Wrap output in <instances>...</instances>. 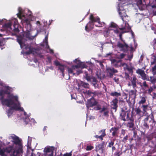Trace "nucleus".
I'll use <instances>...</instances> for the list:
<instances>
[{"mask_svg":"<svg viewBox=\"0 0 156 156\" xmlns=\"http://www.w3.org/2000/svg\"><path fill=\"white\" fill-rule=\"evenodd\" d=\"M18 11L16 14L17 17L21 20V23L23 25H25V26L23 33L17 37V41L21 48L28 51L25 52L24 54L28 55L30 53L34 54L35 53H37V50L33 48L28 42L34 39L37 35L38 31H41L40 22L37 21L36 22L37 31L32 30L30 22L34 20V18L31 12L27 9H24L20 7L18 8Z\"/></svg>","mask_w":156,"mask_h":156,"instance_id":"f257e3e1","label":"nucleus"},{"mask_svg":"<svg viewBox=\"0 0 156 156\" xmlns=\"http://www.w3.org/2000/svg\"><path fill=\"white\" fill-rule=\"evenodd\" d=\"M11 87L7 86L0 80V101L2 105L6 106V111L9 117H10L16 111L23 112L22 118L26 124L29 122L30 114H27L21 106V103L19 100V97L16 94L11 93L13 90Z\"/></svg>","mask_w":156,"mask_h":156,"instance_id":"f03ea898","label":"nucleus"},{"mask_svg":"<svg viewBox=\"0 0 156 156\" xmlns=\"http://www.w3.org/2000/svg\"><path fill=\"white\" fill-rule=\"evenodd\" d=\"M117 9L119 14L122 18L123 23L120 26L121 29H124V32L129 31L130 29V27L127 23L130 18L127 15L126 12V7L129 4L132 5H136L140 10H142L144 6L142 0H119Z\"/></svg>","mask_w":156,"mask_h":156,"instance_id":"7ed1b4c3","label":"nucleus"},{"mask_svg":"<svg viewBox=\"0 0 156 156\" xmlns=\"http://www.w3.org/2000/svg\"><path fill=\"white\" fill-rule=\"evenodd\" d=\"M9 138L14 143L13 145L5 149H0L5 150V152L8 153L12 152L13 156H22L23 152V147L19 138L14 134H12L9 136Z\"/></svg>","mask_w":156,"mask_h":156,"instance_id":"20e7f679","label":"nucleus"},{"mask_svg":"<svg viewBox=\"0 0 156 156\" xmlns=\"http://www.w3.org/2000/svg\"><path fill=\"white\" fill-rule=\"evenodd\" d=\"M19 24L17 20L15 18H12L9 20L5 19H2V24L1 27L2 29H7L10 31L13 30L16 33L19 32Z\"/></svg>","mask_w":156,"mask_h":156,"instance_id":"39448f33","label":"nucleus"},{"mask_svg":"<svg viewBox=\"0 0 156 156\" xmlns=\"http://www.w3.org/2000/svg\"><path fill=\"white\" fill-rule=\"evenodd\" d=\"M90 19V21L85 27V30L86 31H88L92 29L94 24H95V26L98 27H102L105 24L104 22H100V18L98 17H94L92 15H91Z\"/></svg>","mask_w":156,"mask_h":156,"instance_id":"423d86ee","label":"nucleus"},{"mask_svg":"<svg viewBox=\"0 0 156 156\" xmlns=\"http://www.w3.org/2000/svg\"><path fill=\"white\" fill-rule=\"evenodd\" d=\"M123 23L121 24L120 26L119 27V29L120 30H122V32H120L119 30L117 29L116 28L117 25H116L113 23H112L111 24H110L108 29L107 30H106L104 31V32L103 33L105 37H109V33H110V30H112L116 34H119V37H120V38L121 39V37L122 34L123 33H126V32H129L130 30H131V29H130V30L127 32H124L125 30L124 29H121L120 26L121 24H122Z\"/></svg>","mask_w":156,"mask_h":156,"instance_id":"0eeeda50","label":"nucleus"},{"mask_svg":"<svg viewBox=\"0 0 156 156\" xmlns=\"http://www.w3.org/2000/svg\"><path fill=\"white\" fill-rule=\"evenodd\" d=\"M73 62L77 65H73L71 67H68L67 70L69 75L72 74L73 75H74L76 74L74 72L75 71L76 69L79 68L82 69L87 67V66L84 62L80 61L77 59H76Z\"/></svg>","mask_w":156,"mask_h":156,"instance_id":"6e6552de","label":"nucleus"},{"mask_svg":"<svg viewBox=\"0 0 156 156\" xmlns=\"http://www.w3.org/2000/svg\"><path fill=\"white\" fill-rule=\"evenodd\" d=\"M83 92L86 95L89 96H92V95H93L92 96V98L88 100L86 104L87 108H88L89 107H93L97 105V103L93 97V96L96 94L97 93L96 92H93L90 90H87L86 91H83Z\"/></svg>","mask_w":156,"mask_h":156,"instance_id":"1a4fd4ad","label":"nucleus"},{"mask_svg":"<svg viewBox=\"0 0 156 156\" xmlns=\"http://www.w3.org/2000/svg\"><path fill=\"white\" fill-rule=\"evenodd\" d=\"M154 122V117L152 115H148L144 120L143 126L144 128L146 129H148L149 126H152Z\"/></svg>","mask_w":156,"mask_h":156,"instance_id":"9d476101","label":"nucleus"},{"mask_svg":"<svg viewBox=\"0 0 156 156\" xmlns=\"http://www.w3.org/2000/svg\"><path fill=\"white\" fill-rule=\"evenodd\" d=\"M125 78L126 80H129L131 81V82H129L128 83V86H130L132 85L133 88L135 89L136 87V83L138 81L136 78L134 76H133L132 77H130L128 75H126Z\"/></svg>","mask_w":156,"mask_h":156,"instance_id":"9b49d317","label":"nucleus"},{"mask_svg":"<svg viewBox=\"0 0 156 156\" xmlns=\"http://www.w3.org/2000/svg\"><path fill=\"white\" fill-rule=\"evenodd\" d=\"M117 45L121 51H126L129 49V47L122 41L118 42Z\"/></svg>","mask_w":156,"mask_h":156,"instance_id":"f8f14e48","label":"nucleus"},{"mask_svg":"<svg viewBox=\"0 0 156 156\" xmlns=\"http://www.w3.org/2000/svg\"><path fill=\"white\" fill-rule=\"evenodd\" d=\"M120 118L121 120L124 121H128L129 119V116L127 112L125 111L122 109L120 114Z\"/></svg>","mask_w":156,"mask_h":156,"instance_id":"ddd939ff","label":"nucleus"},{"mask_svg":"<svg viewBox=\"0 0 156 156\" xmlns=\"http://www.w3.org/2000/svg\"><path fill=\"white\" fill-rule=\"evenodd\" d=\"M85 78L88 82L92 83L93 85L94 86L96 83L97 80L96 78L92 76H89L88 74L86 72H85Z\"/></svg>","mask_w":156,"mask_h":156,"instance_id":"4468645a","label":"nucleus"},{"mask_svg":"<svg viewBox=\"0 0 156 156\" xmlns=\"http://www.w3.org/2000/svg\"><path fill=\"white\" fill-rule=\"evenodd\" d=\"M106 70L107 72V73L108 74V76L110 78L112 77L113 73H117L118 72L116 69H115L113 68L110 67L107 68Z\"/></svg>","mask_w":156,"mask_h":156,"instance_id":"2eb2a0df","label":"nucleus"},{"mask_svg":"<svg viewBox=\"0 0 156 156\" xmlns=\"http://www.w3.org/2000/svg\"><path fill=\"white\" fill-rule=\"evenodd\" d=\"M110 61L112 65L115 67H118L122 66L121 60H117L115 59H111Z\"/></svg>","mask_w":156,"mask_h":156,"instance_id":"dca6fc26","label":"nucleus"},{"mask_svg":"<svg viewBox=\"0 0 156 156\" xmlns=\"http://www.w3.org/2000/svg\"><path fill=\"white\" fill-rule=\"evenodd\" d=\"M122 66H124L125 69L127 70L130 73L132 72L133 67L132 66L131 63L130 62L129 64L126 63H122Z\"/></svg>","mask_w":156,"mask_h":156,"instance_id":"f3484780","label":"nucleus"},{"mask_svg":"<svg viewBox=\"0 0 156 156\" xmlns=\"http://www.w3.org/2000/svg\"><path fill=\"white\" fill-rule=\"evenodd\" d=\"M135 112L136 113V115L139 117L138 119L139 121H138V123H139L140 122L139 119L144 115V112L142 111L139 107L135 108Z\"/></svg>","mask_w":156,"mask_h":156,"instance_id":"a211bd4d","label":"nucleus"},{"mask_svg":"<svg viewBox=\"0 0 156 156\" xmlns=\"http://www.w3.org/2000/svg\"><path fill=\"white\" fill-rule=\"evenodd\" d=\"M78 88H76V89L79 92L81 91V90L80 89V86H81L85 88H89V84L88 83L84 82L83 81H81L80 83H78Z\"/></svg>","mask_w":156,"mask_h":156,"instance_id":"6ab92c4d","label":"nucleus"},{"mask_svg":"<svg viewBox=\"0 0 156 156\" xmlns=\"http://www.w3.org/2000/svg\"><path fill=\"white\" fill-rule=\"evenodd\" d=\"M48 35H47L45 37L44 40L43 41V44H42V45L44 46H45L46 48L48 49L50 52L51 53H52L53 52V50L49 48V46L48 44Z\"/></svg>","mask_w":156,"mask_h":156,"instance_id":"aec40b11","label":"nucleus"},{"mask_svg":"<svg viewBox=\"0 0 156 156\" xmlns=\"http://www.w3.org/2000/svg\"><path fill=\"white\" fill-rule=\"evenodd\" d=\"M110 131L112 133V135L113 136H117L119 133L118 128L113 127L110 130Z\"/></svg>","mask_w":156,"mask_h":156,"instance_id":"412c9836","label":"nucleus"},{"mask_svg":"<svg viewBox=\"0 0 156 156\" xmlns=\"http://www.w3.org/2000/svg\"><path fill=\"white\" fill-rule=\"evenodd\" d=\"M118 100L116 98L114 99L112 102V105L113 106V108L114 109H116L117 107Z\"/></svg>","mask_w":156,"mask_h":156,"instance_id":"4be33fe9","label":"nucleus"},{"mask_svg":"<svg viewBox=\"0 0 156 156\" xmlns=\"http://www.w3.org/2000/svg\"><path fill=\"white\" fill-rule=\"evenodd\" d=\"M150 78V79L148 78L147 79V81H150L153 84H154L156 83V76H151Z\"/></svg>","mask_w":156,"mask_h":156,"instance_id":"5701e85b","label":"nucleus"},{"mask_svg":"<svg viewBox=\"0 0 156 156\" xmlns=\"http://www.w3.org/2000/svg\"><path fill=\"white\" fill-rule=\"evenodd\" d=\"M66 66L64 65L61 64L58 67V69L60 70L62 73V75L63 76H64V70L66 68Z\"/></svg>","mask_w":156,"mask_h":156,"instance_id":"b1692460","label":"nucleus"},{"mask_svg":"<svg viewBox=\"0 0 156 156\" xmlns=\"http://www.w3.org/2000/svg\"><path fill=\"white\" fill-rule=\"evenodd\" d=\"M140 100L139 101L138 104L140 105L144 104L146 102V97L140 96Z\"/></svg>","mask_w":156,"mask_h":156,"instance_id":"393cba45","label":"nucleus"},{"mask_svg":"<svg viewBox=\"0 0 156 156\" xmlns=\"http://www.w3.org/2000/svg\"><path fill=\"white\" fill-rule=\"evenodd\" d=\"M36 64V65L38 64V61L37 60L36 58H34L33 60H30L29 62V64L31 66H34L35 65V64Z\"/></svg>","mask_w":156,"mask_h":156,"instance_id":"a878e982","label":"nucleus"},{"mask_svg":"<svg viewBox=\"0 0 156 156\" xmlns=\"http://www.w3.org/2000/svg\"><path fill=\"white\" fill-rule=\"evenodd\" d=\"M105 130V129H103L101 130L98 132V134L99 135H100V133H101V134L100 135V136L101 137V140H103V137L106 135Z\"/></svg>","mask_w":156,"mask_h":156,"instance_id":"bb28decb","label":"nucleus"},{"mask_svg":"<svg viewBox=\"0 0 156 156\" xmlns=\"http://www.w3.org/2000/svg\"><path fill=\"white\" fill-rule=\"evenodd\" d=\"M32 140V138L30 136H28L27 140V147L29 149L31 148V142Z\"/></svg>","mask_w":156,"mask_h":156,"instance_id":"cd10ccee","label":"nucleus"},{"mask_svg":"<svg viewBox=\"0 0 156 156\" xmlns=\"http://www.w3.org/2000/svg\"><path fill=\"white\" fill-rule=\"evenodd\" d=\"M134 126V123L133 120H130V122H128L127 124V126L130 129H133Z\"/></svg>","mask_w":156,"mask_h":156,"instance_id":"c85d7f7f","label":"nucleus"},{"mask_svg":"<svg viewBox=\"0 0 156 156\" xmlns=\"http://www.w3.org/2000/svg\"><path fill=\"white\" fill-rule=\"evenodd\" d=\"M110 94L111 96L116 97L119 96L121 95L120 93L116 92H112L110 93Z\"/></svg>","mask_w":156,"mask_h":156,"instance_id":"c756f323","label":"nucleus"},{"mask_svg":"<svg viewBox=\"0 0 156 156\" xmlns=\"http://www.w3.org/2000/svg\"><path fill=\"white\" fill-rule=\"evenodd\" d=\"M126 55L124 53H119L116 55V57L118 59L123 58Z\"/></svg>","mask_w":156,"mask_h":156,"instance_id":"7c9ffc66","label":"nucleus"},{"mask_svg":"<svg viewBox=\"0 0 156 156\" xmlns=\"http://www.w3.org/2000/svg\"><path fill=\"white\" fill-rule=\"evenodd\" d=\"M151 66V72L153 75L155 76L156 74V64H154V66Z\"/></svg>","mask_w":156,"mask_h":156,"instance_id":"2f4dec72","label":"nucleus"},{"mask_svg":"<svg viewBox=\"0 0 156 156\" xmlns=\"http://www.w3.org/2000/svg\"><path fill=\"white\" fill-rule=\"evenodd\" d=\"M148 107V105H142L141 106V108L143 110V112H144V114L145 112H146L147 109V108Z\"/></svg>","mask_w":156,"mask_h":156,"instance_id":"473e14b6","label":"nucleus"},{"mask_svg":"<svg viewBox=\"0 0 156 156\" xmlns=\"http://www.w3.org/2000/svg\"><path fill=\"white\" fill-rule=\"evenodd\" d=\"M136 90H131L129 92V94L130 96L132 95H134V98H135L136 97Z\"/></svg>","mask_w":156,"mask_h":156,"instance_id":"72a5a7b5","label":"nucleus"},{"mask_svg":"<svg viewBox=\"0 0 156 156\" xmlns=\"http://www.w3.org/2000/svg\"><path fill=\"white\" fill-rule=\"evenodd\" d=\"M136 72L137 73L140 74V76H141L144 73V70H142L140 69H138L136 70Z\"/></svg>","mask_w":156,"mask_h":156,"instance_id":"f704fd0d","label":"nucleus"},{"mask_svg":"<svg viewBox=\"0 0 156 156\" xmlns=\"http://www.w3.org/2000/svg\"><path fill=\"white\" fill-rule=\"evenodd\" d=\"M141 76L142 79L144 80H147V79L148 78V77L147 76L145 73H143L142 75Z\"/></svg>","mask_w":156,"mask_h":156,"instance_id":"c9c22d12","label":"nucleus"},{"mask_svg":"<svg viewBox=\"0 0 156 156\" xmlns=\"http://www.w3.org/2000/svg\"><path fill=\"white\" fill-rule=\"evenodd\" d=\"M127 57L128 58H125V60L131 61L133 57V53H131L130 55H127Z\"/></svg>","mask_w":156,"mask_h":156,"instance_id":"e433bc0d","label":"nucleus"},{"mask_svg":"<svg viewBox=\"0 0 156 156\" xmlns=\"http://www.w3.org/2000/svg\"><path fill=\"white\" fill-rule=\"evenodd\" d=\"M5 150L4 149H0V155L1 156H6V155L4 154Z\"/></svg>","mask_w":156,"mask_h":156,"instance_id":"4c0bfd02","label":"nucleus"},{"mask_svg":"<svg viewBox=\"0 0 156 156\" xmlns=\"http://www.w3.org/2000/svg\"><path fill=\"white\" fill-rule=\"evenodd\" d=\"M152 59H153V61H151V65H153L154 64H156V57H154Z\"/></svg>","mask_w":156,"mask_h":156,"instance_id":"58836bf2","label":"nucleus"},{"mask_svg":"<svg viewBox=\"0 0 156 156\" xmlns=\"http://www.w3.org/2000/svg\"><path fill=\"white\" fill-rule=\"evenodd\" d=\"M94 148L93 146H88L87 147L86 150L87 151H90Z\"/></svg>","mask_w":156,"mask_h":156,"instance_id":"ea45409f","label":"nucleus"},{"mask_svg":"<svg viewBox=\"0 0 156 156\" xmlns=\"http://www.w3.org/2000/svg\"><path fill=\"white\" fill-rule=\"evenodd\" d=\"M114 144V142L113 141H111L110 142H109L108 147H111L113 146Z\"/></svg>","mask_w":156,"mask_h":156,"instance_id":"a19ab883","label":"nucleus"},{"mask_svg":"<svg viewBox=\"0 0 156 156\" xmlns=\"http://www.w3.org/2000/svg\"><path fill=\"white\" fill-rule=\"evenodd\" d=\"M30 123L31 124L34 125L35 123H36V122H35L34 119L32 118L31 119L30 121Z\"/></svg>","mask_w":156,"mask_h":156,"instance_id":"79ce46f5","label":"nucleus"},{"mask_svg":"<svg viewBox=\"0 0 156 156\" xmlns=\"http://www.w3.org/2000/svg\"><path fill=\"white\" fill-rule=\"evenodd\" d=\"M75 71L76 72V73L77 75H79L82 73L81 70L79 69V68L76 69L75 70Z\"/></svg>","mask_w":156,"mask_h":156,"instance_id":"37998d69","label":"nucleus"},{"mask_svg":"<svg viewBox=\"0 0 156 156\" xmlns=\"http://www.w3.org/2000/svg\"><path fill=\"white\" fill-rule=\"evenodd\" d=\"M108 112L109 111L107 109L106 110H105V111L103 112L104 115L105 116H108Z\"/></svg>","mask_w":156,"mask_h":156,"instance_id":"c03bdc74","label":"nucleus"},{"mask_svg":"<svg viewBox=\"0 0 156 156\" xmlns=\"http://www.w3.org/2000/svg\"><path fill=\"white\" fill-rule=\"evenodd\" d=\"M153 89L152 87H150L148 90V93L151 94V93L153 91Z\"/></svg>","mask_w":156,"mask_h":156,"instance_id":"a18cd8bd","label":"nucleus"},{"mask_svg":"<svg viewBox=\"0 0 156 156\" xmlns=\"http://www.w3.org/2000/svg\"><path fill=\"white\" fill-rule=\"evenodd\" d=\"M107 109L106 108H101L100 111L101 112H104L105 111V110H106Z\"/></svg>","mask_w":156,"mask_h":156,"instance_id":"49530a36","label":"nucleus"},{"mask_svg":"<svg viewBox=\"0 0 156 156\" xmlns=\"http://www.w3.org/2000/svg\"><path fill=\"white\" fill-rule=\"evenodd\" d=\"M54 63L56 66H58L61 65L58 61H56L54 62Z\"/></svg>","mask_w":156,"mask_h":156,"instance_id":"de8ad7c7","label":"nucleus"},{"mask_svg":"<svg viewBox=\"0 0 156 156\" xmlns=\"http://www.w3.org/2000/svg\"><path fill=\"white\" fill-rule=\"evenodd\" d=\"M71 152L72 151L69 153H66L64 154V156H71Z\"/></svg>","mask_w":156,"mask_h":156,"instance_id":"09e8293b","label":"nucleus"},{"mask_svg":"<svg viewBox=\"0 0 156 156\" xmlns=\"http://www.w3.org/2000/svg\"><path fill=\"white\" fill-rule=\"evenodd\" d=\"M143 86L145 87H148V85L146 84V81H144L143 83Z\"/></svg>","mask_w":156,"mask_h":156,"instance_id":"8fccbe9b","label":"nucleus"},{"mask_svg":"<svg viewBox=\"0 0 156 156\" xmlns=\"http://www.w3.org/2000/svg\"><path fill=\"white\" fill-rule=\"evenodd\" d=\"M98 62L99 63V64L101 66V68H103L104 66L103 65L101 62L100 61H98Z\"/></svg>","mask_w":156,"mask_h":156,"instance_id":"3c124183","label":"nucleus"},{"mask_svg":"<svg viewBox=\"0 0 156 156\" xmlns=\"http://www.w3.org/2000/svg\"><path fill=\"white\" fill-rule=\"evenodd\" d=\"M2 19H0V30L2 31V29H1V26H2Z\"/></svg>","mask_w":156,"mask_h":156,"instance_id":"603ef678","label":"nucleus"},{"mask_svg":"<svg viewBox=\"0 0 156 156\" xmlns=\"http://www.w3.org/2000/svg\"><path fill=\"white\" fill-rule=\"evenodd\" d=\"M47 59L49 63H50L51 61V58L50 57H48Z\"/></svg>","mask_w":156,"mask_h":156,"instance_id":"864d4df0","label":"nucleus"},{"mask_svg":"<svg viewBox=\"0 0 156 156\" xmlns=\"http://www.w3.org/2000/svg\"><path fill=\"white\" fill-rule=\"evenodd\" d=\"M127 137H128L127 136H126L123 139V140H122L123 141H125L126 140H127Z\"/></svg>","mask_w":156,"mask_h":156,"instance_id":"5fc2aeb1","label":"nucleus"},{"mask_svg":"<svg viewBox=\"0 0 156 156\" xmlns=\"http://www.w3.org/2000/svg\"><path fill=\"white\" fill-rule=\"evenodd\" d=\"M94 137H95L96 138H99L100 139V140H101V137L100 136H100H98V135H95Z\"/></svg>","mask_w":156,"mask_h":156,"instance_id":"6e6d98bb","label":"nucleus"},{"mask_svg":"<svg viewBox=\"0 0 156 156\" xmlns=\"http://www.w3.org/2000/svg\"><path fill=\"white\" fill-rule=\"evenodd\" d=\"M112 54V53H108L106 55V56H108V55L111 56Z\"/></svg>","mask_w":156,"mask_h":156,"instance_id":"4d7b16f0","label":"nucleus"},{"mask_svg":"<svg viewBox=\"0 0 156 156\" xmlns=\"http://www.w3.org/2000/svg\"><path fill=\"white\" fill-rule=\"evenodd\" d=\"M115 150V147L114 146H112V151L113 152L114 150Z\"/></svg>","mask_w":156,"mask_h":156,"instance_id":"13d9d810","label":"nucleus"},{"mask_svg":"<svg viewBox=\"0 0 156 156\" xmlns=\"http://www.w3.org/2000/svg\"><path fill=\"white\" fill-rule=\"evenodd\" d=\"M116 156H119L120 155L119 152H118L116 153Z\"/></svg>","mask_w":156,"mask_h":156,"instance_id":"bf43d9fd","label":"nucleus"},{"mask_svg":"<svg viewBox=\"0 0 156 156\" xmlns=\"http://www.w3.org/2000/svg\"><path fill=\"white\" fill-rule=\"evenodd\" d=\"M122 133L123 135H124L125 134V130L122 129Z\"/></svg>","mask_w":156,"mask_h":156,"instance_id":"052dcab7","label":"nucleus"},{"mask_svg":"<svg viewBox=\"0 0 156 156\" xmlns=\"http://www.w3.org/2000/svg\"><path fill=\"white\" fill-rule=\"evenodd\" d=\"M39 56L40 58H41L43 57V56L42 55H39Z\"/></svg>","mask_w":156,"mask_h":156,"instance_id":"680f3d73","label":"nucleus"},{"mask_svg":"<svg viewBox=\"0 0 156 156\" xmlns=\"http://www.w3.org/2000/svg\"><path fill=\"white\" fill-rule=\"evenodd\" d=\"M86 63H87L89 64H91V62H89V61H88V62H86Z\"/></svg>","mask_w":156,"mask_h":156,"instance_id":"e2e57ef3","label":"nucleus"},{"mask_svg":"<svg viewBox=\"0 0 156 156\" xmlns=\"http://www.w3.org/2000/svg\"><path fill=\"white\" fill-rule=\"evenodd\" d=\"M31 156H36L35 154H34L33 153H32Z\"/></svg>","mask_w":156,"mask_h":156,"instance_id":"0e129e2a","label":"nucleus"},{"mask_svg":"<svg viewBox=\"0 0 156 156\" xmlns=\"http://www.w3.org/2000/svg\"><path fill=\"white\" fill-rule=\"evenodd\" d=\"M153 94H154V96H153V98H155V96H156V94H155V93H153Z\"/></svg>","mask_w":156,"mask_h":156,"instance_id":"69168bd1","label":"nucleus"},{"mask_svg":"<svg viewBox=\"0 0 156 156\" xmlns=\"http://www.w3.org/2000/svg\"><path fill=\"white\" fill-rule=\"evenodd\" d=\"M49 68L50 69L52 70L53 69V67L52 66H50L49 67Z\"/></svg>","mask_w":156,"mask_h":156,"instance_id":"338daca9","label":"nucleus"},{"mask_svg":"<svg viewBox=\"0 0 156 156\" xmlns=\"http://www.w3.org/2000/svg\"><path fill=\"white\" fill-rule=\"evenodd\" d=\"M47 127L46 126H44L43 129V130H45L46 129Z\"/></svg>","mask_w":156,"mask_h":156,"instance_id":"774afa93","label":"nucleus"}]
</instances>
